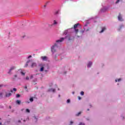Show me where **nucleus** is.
Returning a JSON list of instances; mask_svg holds the SVG:
<instances>
[{
  "label": "nucleus",
  "mask_w": 125,
  "mask_h": 125,
  "mask_svg": "<svg viewBox=\"0 0 125 125\" xmlns=\"http://www.w3.org/2000/svg\"><path fill=\"white\" fill-rule=\"evenodd\" d=\"M49 91H52L53 92H54L55 91V89H50Z\"/></svg>",
  "instance_id": "f8f14e48"
},
{
  "label": "nucleus",
  "mask_w": 125,
  "mask_h": 125,
  "mask_svg": "<svg viewBox=\"0 0 125 125\" xmlns=\"http://www.w3.org/2000/svg\"><path fill=\"white\" fill-rule=\"evenodd\" d=\"M118 20H119V21H123V19L122 18V17L121 16V15H119Z\"/></svg>",
  "instance_id": "1a4fd4ad"
},
{
  "label": "nucleus",
  "mask_w": 125,
  "mask_h": 125,
  "mask_svg": "<svg viewBox=\"0 0 125 125\" xmlns=\"http://www.w3.org/2000/svg\"><path fill=\"white\" fill-rule=\"evenodd\" d=\"M32 57V56H28V58H31Z\"/></svg>",
  "instance_id": "473e14b6"
},
{
  "label": "nucleus",
  "mask_w": 125,
  "mask_h": 125,
  "mask_svg": "<svg viewBox=\"0 0 125 125\" xmlns=\"http://www.w3.org/2000/svg\"><path fill=\"white\" fill-rule=\"evenodd\" d=\"M79 125H85L84 123H81Z\"/></svg>",
  "instance_id": "393cba45"
},
{
  "label": "nucleus",
  "mask_w": 125,
  "mask_h": 125,
  "mask_svg": "<svg viewBox=\"0 0 125 125\" xmlns=\"http://www.w3.org/2000/svg\"><path fill=\"white\" fill-rule=\"evenodd\" d=\"M16 96L17 98H19V97H20V94H18L16 95Z\"/></svg>",
  "instance_id": "aec40b11"
},
{
  "label": "nucleus",
  "mask_w": 125,
  "mask_h": 125,
  "mask_svg": "<svg viewBox=\"0 0 125 125\" xmlns=\"http://www.w3.org/2000/svg\"><path fill=\"white\" fill-rule=\"evenodd\" d=\"M2 125V123H0V125Z\"/></svg>",
  "instance_id": "79ce46f5"
},
{
  "label": "nucleus",
  "mask_w": 125,
  "mask_h": 125,
  "mask_svg": "<svg viewBox=\"0 0 125 125\" xmlns=\"http://www.w3.org/2000/svg\"><path fill=\"white\" fill-rule=\"evenodd\" d=\"M105 30H106V28L103 27L102 28V30L100 32V33H103V32H104V31H105Z\"/></svg>",
  "instance_id": "9d476101"
},
{
  "label": "nucleus",
  "mask_w": 125,
  "mask_h": 125,
  "mask_svg": "<svg viewBox=\"0 0 125 125\" xmlns=\"http://www.w3.org/2000/svg\"><path fill=\"white\" fill-rule=\"evenodd\" d=\"M40 66L41 67L40 69V72H42L43 71V69H44V64H40Z\"/></svg>",
  "instance_id": "f03ea898"
},
{
  "label": "nucleus",
  "mask_w": 125,
  "mask_h": 125,
  "mask_svg": "<svg viewBox=\"0 0 125 125\" xmlns=\"http://www.w3.org/2000/svg\"><path fill=\"white\" fill-rule=\"evenodd\" d=\"M23 122H25V120H23Z\"/></svg>",
  "instance_id": "a18cd8bd"
},
{
  "label": "nucleus",
  "mask_w": 125,
  "mask_h": 125,
  "mask_svg": "<svg viewBox=\"0 0 125 125\" xmlns=\"http://www.w3.org/2000/svg\"><path fill=\"white\" fill-rule=\"evenodd\" d=\"M72 94H75V92H73Z\"/></svg>",
  "instance_id": "e433bc0d"
},
{
  "label": "nucleus",
  "mask_w": 125,
  "mask_h": 125,
  "mask_svg": "<svg viewBox=\"0 0 125 125\" xmlns=\"http://www.w3.org/2000/svg\"><path fill=\"white\" fill-rule=\"evenodd\" d=\"M24 88L25 89H27V86H25L24 87Z\"/></svg>",
  "instance_id": "c756f323"
},
{
  "label": "nucleus",
  "mask_w": 125,
  "mask_h": 125,
  "mask_svg": "<svg viewBox=\"0 0 125 125\" xmlns=\"http://www.w3.org/2000/svg\"><path fill=\"white\" fill-rule=\"evenodd\" d=\"M58 23L57 21H54V22L53 23V25H57Z\"/></svg>",
  "instance_id": "ddd939ff"
},
{
  "label": "nucleus",
  "mask_w": 125,
  "mask_h": 125,
  "mask_svg": "<svg viewBox=\"0 0 125 125\" xmlns=\"http://www.w3.org/2000/svg\"><path fill=\"white\" fill-rule=\"evenodd\" d=\"M20 103H21V101L19 100L17 101V104H18L19 105H20Z\"/></svg>",
  "instance_id": "4468645a"
},
{
  "label": "nucleus",
  "mask_w": 125,
  "mask_h": 125,
  "mask_svg": "<svg viewBox=\"0 0 125 125\" xmlns=\"http://www.w3.org/2000/svg\"><path fill=\"white\" fill-rule=\"evenodd\" d=\"M79 25H80V23H77V24H75L74 25V27H73V29L74 30H76V29H77V27L79 26Z\"/></svg>",
  "instance_id": "423d86ee"
},
{
  "label": "nucleus",
  "mask_w": 125,
  "mask_h": 125,
  "mask_svg": "<svg viewBox=\"0 0 125 125\" xmlns=\"http://www.w3.org/2000/svg\"><path fill=\"white\" fill-rule=\"evenodd\" d=\"M122 27H123V26H121V27H120V29H122Z\"/></svg>",
  "instance_id": "a19ab883"
},
{
  "label": "nucleus",
  "mask_w": 125,
  "mask_h": 125,
  "mask_svg": "<svg viewBox=\"0 0 125 125\" xmlns=\"http://www.w3.org/2000/svg\"><path fill=\"white\" fill-rule=\"evenodd\" d=\"M73 122L72 121H71V122H70L71 125H72V124H73Z\"/></svg>",
  "instance_id": "72a5a7b5"
},
{
  "label": "nucleus",
  "mask_w": 125,
  "mask_h": 125,
  "mask_svg": "<svg viewBox=\"0 0 125 125\" xmlns=\"http://www.w3.org/2000/svg\"><path fill=\"white\" fill-rule=\"evenodd\" d=\"M21 74H22L23 76L25 75V73H24L23 72H21Z\"/></svg>",
  "instance_id": "7c9ffc66"
},
{
  "label": "nucleus",
  "mask_w": 125,
  "mask_h": 125,
  "mask_svg": "<svg viewBox=\"0 0 125 125\" xmlns=\"http://www.w3.org/2000/svg\"><path fill=\"white\" fill-rule=\"evenodd\" d=\"M79 100H81L82 99V98L81 97H78Z\"/></svg>",
  "instance_id": "c85d7f7f"
},
{
  "label": "nucleus",
  "mask_w": 125,
  "mask_h": 125,
  "mask_svg": "<svg viewBox=\"0 0 125 125\" xmlns=\"http://www.w3.org/2000/svg\"><path fill=\"white\" fill-rule=\"evenodd\" d=\"M14 69H15V66H12V67H11L8 72V74H11V71L14 70Z\"/></svg>",
  "instance_id": "20e7f679"
},
{
  "label": "nucleus",
  "mask_w": 125,
  "mask_h": 125,
  "mask_svg": "<svg viewBox=\"0 0 125 125\" xmlns=\"http://www.w3.org/2000/svg\"><path fill=\"white\" fill-rule=\"evenodd\" d=\"M13 90H14V91H16L17 90V89L15 88H14Z\"/></svg>",
  "instance_id": "bb28decb"
},
{
  "label": "nucleus",
  "mask_w": 125,
  "mask_h": 125,
  "mask_svg": "<svg viewBox=\"0 0 125 125\" xmlns=\"http://www.w3.org/2000/svg\"><path fill=\"white\" fill-rule=\"evenodd\" d=\"M64 35H67V34H68V30H65L64 32Z\"/></svg>",
  "instance_id": "dca6fc26"
},
{
  "label": "nucleus",
  "mask_w": 125,
  "mask_h": 125,
  "mask_svg": "<svg viewBox=\"0 0 125 125\" xmlns=\"http://www.w3.org/2000/svg\"><path fill=\"white\" fill-rule=\"evenodd\" d=\"M87 111H89V109H87Z\"/></svg>",
  "instance_id": "37998d69"
},
{
  "label": "nucleus",
  "mask_w": 125,
  "mask_h": 125,
  "mask_svg": "<svg viewBox=\"0 0 125 125\" xmlns=\"http://www.w3.org/2000/svg\"><path fill=\"white\" fill-rule=\"evenodd\" d=\"M41 59H42V60H43V61H46V60H47V57L42 56L41 57Z\"/></svg>",
  "instance_id": "7ed1b4c3"
},
{
  "label": "nucleus",
  "mask_w": 125,
  "mask_h": 125,
  "mask_svg": "<svg viewBox=\"0 0 125 125\" xmlns=\"http://www.w3.org/2000/svg\"><path fill=\"white\" fill-rule=\"evenodd\" d=\"M30 62H31V61H28L26 62V64L25 65V67H27L28 66V63H30Z\"/></svg>",
  "instance_id": "9b49d317"
},
{
  "label": "nucleus",
  "mask_w": 125,
  "mask_h": 125,
  "mask_svg": "<svg viewBox=\"0 0 125 125\" xmlns=\"http://www.w3.org/2000/svg\"><path fill=\"white\" fill-rule=\"evenodd\" d=\"M31 67L32 68H34V67H37V63H36V62H33L31 64Z\"/></svg>",
  "instance_id": "0eeeda50"
},
{
  "label": "nucleus",
  "mask_w": 125,
  "mask_h": 125,
  "mask_svg": "<svg viewBox=\"0 0 125 125\" xmlns=\"http://www.w3.org/2000/svg\"><path fill=\"white\" fill-rule=\"evenodd\" d=\"M70 102L71 101L70 100V99H68L67 101V103H70Z\"/></svg>",
  "instance_id": "5701e85b"
},
{
  "label": "nucleus",
  "mask_w": 125,
  "mask_h": 125,
  "mask_svg": "<svg viewBox=\"0 0 125 125\" xmlns=\"http://www.w3.org/2000/svg\"><path fill=\"white\" fill-rule=\"evenodd\" d=\"M2 96H3L2 93H0V97H2Z\"/></svg>",
  "instance_id": "4be33fe9"
},
{
  "label": "nucleus",
  "mask_w": 125,
  "mask_h": 125,
  "mask_svg": "<svg viewBox=\"0 0 125 125\" xmlns=\"http://www.w3.org/2000/svg\"><path fill=\"white\" fill-rule=\"evenodd\" d=\"M9 109H11V106H9Z\"/></svg>",
  "instance_id": "4c0bfd02"
},
{
  "label": "nucleus",
  "mask_w": 125,
  "mask_h": 125,
  "mask_svg": "<svg viewBox=\"0 0 125 125\" xmlns=\"http://www.w3.org/2000/svg\"><path fill=\"white\" fill-rule=\"evenodd\" d=\"M121 81V79H119L118 80H116L115 81L117 82H120Z\"/></svg>",
  "instance_id": "b1692460"
},
{
  "label": "nucleus",
  "mask_w": 125,
  "mask_h": 125,
  "mask_svg": "<svg viewBox=\"0 0 125 125\" xmlns=\"http://www.w3.org/2000/svg\"><path fill=\"white\" fill-rule=\"evenodd\" d=\"M120 2V0H117L116 3H119Z\"/></svg>",
  "instance_id": "a878e982"
},
{
  "label": "nucleus",
  "mask_w": 125,
  "mask_h": 125,
  "mask_svg": "<svg viewBox=\"0 0 125 125\" xmlns=\"http://www.w3.org/2000/svg\"><path fill=\"white\" fill-rule=\"evenodd\" d=\"M81 114H82L81 112H79L77 114H76L77 116H80V115H81Z\"/></svg>",
  "instance_id": "6ab92c4d"
},
{
  "label": "nucleus",
  "mask_w": 125,
  "mask_h": 125,
  "mask_svg": "<svg viewBox=\"0 0 125 125\" xmlns=\"http://www.w3.org/2000/svg\"><path fill=\"white\" fill-rule=\"evenodd\" d=\"M18 123H21V121L19 120V121H18Z\"/></svg>",
  "instance_id": "f704fd0d"
},
{
  "label": "nucleus",
  "mask_w": 125,
  "mask_h": 125,
  "mask_svg": "<svg viewBox=\"0 0 125 125\" xmlns=\"http://www.w3.org/2000/svg\"><path fill=\"white\" fill-rule=\"evenodd\" d=\"M29 100L31 102H33L34 101V99H33V98H31Z\"/></svg>",
  "instance_id": "f3484780"
},
{
  "label": "nucleus",
  "mask_w": 125,
  "mask_h": 125,
  "mask_svg": "<svg viewBox=\"0 0 125 125\" xmlns=\"http://www.w3.org/2000/svg\"><path fill=\"white\" fill-rule=\"evenodd\" d=\"M81 95H83L84 94V92H83V91H81Z\"/></svg>",
  "instance_id": "412c9836"
},
{
  "label": "nucleus",
  "mask_w": 125,
  "mask_h": 125,
  "mask_svg": "<svg viewBox=\"0 0 125 125\" xmlns=\"http://www.w3.org/2000/svg\"><path fill=\"white\" fill-rule=\"evenodd\" d=\"M17 77V75H15V78H16Z\"/></svg>",
  "instance_id": "58836bf2"
},
{
  "label": "nucleus",
  "mask_w": 125,
  "mask_h": 125,
  "mask_svg": "<svg viewBox=\"0 0 125 125\" xmlns=\"http://www.w3.org/2000/svg\"><path fill=\"white\" fill-rule=\"evenodd\" d=\"M92 65V62H89V63L87 64V67H88L89 68L91 67V65Z\"/></svg>",
  "instance_id": "6e6552de"
},
{
  "label": "nucleus",
  "mask_w": 125,
  "mask_h": 125,
  "mask_svg": "<svg viewBox=\"0 0 125 125\" xmlns=\"http://www.w3.org/2000/svg\"><path fill=\"white\" fill-rule=\"evenodd\" d=\"M64 40H65V38H61L60 40L56 41L57 43H56L51 48L52 52H55V51H56L55 48H56V47H58L57 46L58 45V42H62Z\"/></svg>",
  "instance_id": "f257e3e1"
},
{
  "label": "nucleus",
  "mask_w": 125,
  "mask_h": 125,
  "mask_svg": "<svg viewBox=\"0 0 125 125\" xmlns=\"http://www.w3.org/2000/svg\"><path fill=\"white\" fill-rule=\"evenodd\" d=\"M10 92L12 93V92H13V91L12 90H11L10 91Z\"/></svg>",
  "instance_id": "c9c22d12"
},
{
  "label": "nucleus",
  "mask_w": 125,
  "mask_h": 125,
  "mask_svg": "<svg viewBox=\"0 0 125 125\" xmlns=\"http://www.w3.org/2000/svg\"><path fill=\"white\" fill-rule=\"evenodd\" d=\"M74 30H75V31L76 32V34H78V33H79V29L76 28Z\"/></svg>",
  "instance_id": "2eb2a0df"
},
{
  "label": "nucleus",
  "mask_w": 125,
  "mask_h": 125,
  "mask_svg": "<svg viewBox=\"0 0 125 125\" xmlns=\"http://www.w3.org/2000/svg\"><path fill=\"white\" fill-rule=\"evenodd\" d=\"M31 79H33V76H31Z\"/></svg>",
  "instance_id": "ea45409f"
},
{
  "label": "nucleus",
  "mask_w": 125,
  "mask_h": 125,
  "mask_svg": "<svg viewBox=\"0 0 125 125\" xmlns=\"http://www.w3.org/2000/svg\"><path fill=\"white\" fill-rule=\"evenodd\" d=\"M26 113H30V110L29 109H26Z\"/></svg>",
  "instance_id": "a211bd4d"
},
{
  "label": "nucleus",
  "mask_w": 125,
  "mask_h": 125,
  "mask_svg": "<svg viewBox=\"0 0 125 125\" xmlns=\"http://www.w3.org/2000/svg\"><path fill=\"white\" fill-rule=\"evenodd\" d=\"M11 96V93H6L5 97H10Z\"/></svg>",
  "instance_id": "39448f33"
},
{
  "label": "nucleus",
  "mask_w": 125,
  "mask_h": 125,
  "mask_svg": "<svg viewBox=\"0 0 125 125\" xmlns=\"http://www.w3.org/2000/svg\"><path fill=\"white\" fill-rule=\"evenodd\" d=\"M0 120H1V118H0Z\"/></svg>",
  "instance_id": "c03bdc74"
},
{
  "label": "nucleus",
  "mask_w": 125,
  "mask_h": 125,
  "mask_svg": "<svg viewBox=\"0 0 125 125\" xmlns=\"http://www.w3.org/2000/svg\"><path fill=\"white\" fill-rule=\"evenodd\" d=\"M2 86H3V85H2V84L0 85V87H2Z\"/></svg>",
  "instance_id": "2f4dec72"
},
{
  "label": "nucleus",
  "mask_w": 125,
  "mask_h": 125,
  "mask_svg": "<svg viewBox=\"0 0 125 125\" xmlns=\"http://www.w3.org/2000/svg\"><path fill=\"white\" fill-rule=\"evenodd\" d=\"M26 80H27V81L29 80V77H26Z\"/></svg>",
  "instance_id": "cd10ccee"
}]
</instances>
